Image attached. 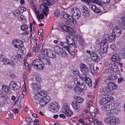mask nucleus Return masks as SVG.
I'll list each match as a JSON object with an SVG mask.
<instances>
[{
	"instance_id": "obj_1",
	"label": "nucleus",
	"mask_w": 125,
	"mask_h": 125,
	"mask_svg": "<svg viewBox=\"0 0 125 125\" xmlns=\"http://www.w3.org/2000/svg\"><path fill=\"white\" fill-rule=\"evenodd\" d=\"M38 57L42 60L43 62L40 59H38L34 60L32 64V66L33 68L40 70L43 69L44 68V64L43 62L45 65H51V62L50 59L46 58L42 54L38 55Z\"/></svg>"
},
{
	"instance_id": "obj_2",
	"label": "nucleus",
	"mask_w": 125,
	"mask_h": 125,
	"mask_svg": "<svg viewBox=\"0 0 125 125\" xmlns=\"http://www.w3.org/2000/svg\"><path fill=\"white\" fill-rule=\"evenodd\" d=\"M117 87V85L115 83H108L106 88L101 89L99 90V97L101 96H107L112 94V91L115 89Z\"/></svg>"
},
{
	"instance_id": "obj_3",
	"label": "nucleus",
	"mask_w": 125,
	"mask_h": 125,
	"mask_svg": "<svg viewBox=\"0 0 125 125\" xmlns=\"http://www.w3.org/2000/svg\"><path fill=\"white\" fill-rule=\"evenodd\" d=\"M108 46L107 40L106 38L103 39L100 44V51L103 53L107 52Z\"/></svg>"
},
{
	"instance_id": "obj_4",
	"label": "nucleus",
	"mask_w": 125,
	"mask_h": 125,
	"mask_svg": "<svg viewBox=\"0 0 125 125\" xmlns=\"http://www.w3.org/2000/svg\"><path fill=\"white\" fill-rule=\"evenodd\" d=\"M76 99V102H72V105L75 110L78 111L81 109L78 103H82L83 101V99L82 97L79 96L77 97Z\"/></svg>"
},
{
	"instance_id": "obj_5",
	"label": "nucleus",
	"mask_w": 125,
	"mask_h": 125,
	"mask_svg": "<svg viewBox=\"0 0 125 125\" xmlns=\"http://www.w3.org/2000/svg\"><path fill=\"white\" fill-rule=\"evenodd\" d=\"M54 50L57 53L62 57H65L67 55V53L60 46H55L54 47Z\"/></svg>"
},
{
	"instance_id": "obj_6",
	"label": "nucleus",
	"mask_w": 125,
	"mask_h": 125,
	"mask_svg": "<svg viewBox=\"0 0 125 125\" xmlns=\"http://www.w3.org/2000/svg\"><path fill=\"white\" fill-rule=\"evenodd\" d=\"M50 97L48 95L44 96L42 97L39 101V104L41 107L45 106L49 101Z\"/></svg>"
},
{
	"instance_id": "obj_7",
	"label": "nucleus",
	"mask_w": 125,
	"mask_h": 125,
	"mask_svg": "<svg viewBox=\"0 0 125 125\" xmlns=\"http://www.w3.org/2000/svg\"><path fill=\"white\" fill-rule=\"evenodd\" d=\"M0 61L2 62L5 64H8L13 66L14 65L13 61L3 57L2 55H0Z\"/></svg>"
},
{
	"instance_id": "obj_8",
	"label": "nucleus",
	"mask_w": 125,
	"mask_h": 125,
	"mask_svg": "<svg viewBox=\"0 0 125 125\" xmlns=\"http://www.w3.org/2000/svg\"><path fill=\"white\" fill-rule=\"evenodd\" d=\"M71 13L72 14L73 18L75 19H78L81 17V12L80 10L78 9L72 10Z\"/></svg>"
},
{
	"instance_id": "obj_9",
	"label": "nucleus",
	"mask_w": 125,
	"mask_h": 125,
	"mask_svg": "<svg viewBox=\"0 0 125 125\" xmlns=\"http://www.w3.org/2000/svg\"><path fill=\"white\" fill-rule=\"evenodd\" d=\"M113 100L114 98L112 97H103L100 100L99 103L101 105H104L108 102L111 101Z\"/></svg>"
},
{
	"instance_id": "obj_10",
	"label": "nucleus",
	"mask_w": 125,
	"mask_h": 125,
	"mask_svg": "<svg viewBox=\"0 0 125 125\" xmlns=\"http://www.w3.org/2000/svg\"><path fill=\"white\" fill-rule=\"evenodd\" d=\"M66 40L68 44L71 45L73 46L75 45L76 44V41L74 40L72 38V36L70 35H67L66 37Z\"/></svg>"
},
{
	"instance_id": "obj_11",
	"label": "nucleus",
	"mask_w": 125,
	"mask_h": 125,
	"mask_svg": "<svg viewBox=\"0 0 125 125\" xmlns=\"http://www.w3.org/2000/svg\"><path fill=\"white\" fill-rule=\"evenodd\" d=\"M63 18L69 21V22L72 23L73 24H75L76 23V21L72 17L67 14H64L63 15Z\"/></svg>"
},
{
	"instance_id": "obj_12",
	"label": "nucleus",
	"mask_w": 125,
	"mask_h": 125,
	"mask_svg": "<svg viewBox=\"0 0 125 125\" xmlns=\"http://www.w3.org/2000/svg\"><path fill=\"white\" fill-rule=\"evenodd\" d=\"M12 44L14 46L17 48H20L23 46V42L19 40H14L12 42Z\"/></svg>"
},
{
	"instance_id": "obj_13",
	"label": "nucleus",
	"mask_w": 125,
	"mask_h": 125,
	"mask_svg": "<svg viewBox=\"0 0 125 125\" xmlns=\"http://www.w3.org/2000/svg\"><path fill=\"white\" fill-rule=\"evenodd\" d=\"M101 55L100 53H97L95 52L92 53L91 55V57L93 60L94 62H97L100 60V56Z\"/></svg>"
},
{
	"instance_id": "obj_14",
	"label": "nucleus",
	"mask_w": 125,
	"mask_h": 125,
	"mask_svg": "<svg viewBox=\"0 0 125 125\" xmlns=\"http://www.w3.org/2000/svg\"><path fill=\"white\" fill-rule=\"evenodd\" d=\"M111 60L114 64L117 63L119 64V62L121 60L120 58L117 54L113 55L111 58Z\"/></svg>"
},
{
	"instance_id": "obj_15",
	"label": "nucleus",
	"mask_w": 125,
	"mask_h": 125,
	"mask_svg": "<svg viewBox=\"0 0 125 125\" xmlns=\"http://www.w3.org/2000/svg\"><path fill=\"white\" fill-rule=\"evenodd\" d=\"M61 45L62 47L66 50L69 53L72 51L71 50L72 47L69 45L67 42H61Z\"/></svg>"
},
{
	"instance_id": "obj_16",
	"label": "nucleus",
	"mask_w": 125,
	"mask_h": 125,
	"mask_svg": "<svg viewBox=\"0 0 125 125\" xmlns=\"http://www.w3.org/2000/svg\"><path fill=\"white\" fill-rule=\"evenodd\" d=\"M62 111L68 116H70L73 114L72 111L69 109L68 106H66L64 107Z\"/></svg>"
},
{
	"instance_id": "obj_17",
	"label": "nucleus",
	"mask_w": 125,
	"mask_h": 125,
	"mask_svg": "<svg viewBox=\"0 0 125 125\" xmlns=\"http://www.w3.org/2000/svg\"><path fill=\"white\" fill-rule=\"evenodd\" d=\"M121 29L118 28L117 26L113 30L112 33L117 37L120 36L121 34Z\"/></svg>"
},
{
	"instance_id": "obj_18",
	"label": "nucleus",
	"mask_w": 125,
	"mask_h": 125,
	"mask_svg": "<svg viewBox=\"0 0 125 125\" xmlns=\"http://www.w3.org/2000/svg\"><path fill=\"white\" fill-rule=\"evenodd\" d=\"M48 109L50 111L52 110H56V111H57L59 109L57 103L55 102L51 104L49 107Z\"/></svg>"
},
{
	"instance_id": "obj_19",
	"label": "nucleus",
	"mask_w": 125,
	"mask_h": 125,
	"mask_svg": "<svg viewBox=\"0 0 125 125\" xmlns=\"http://www.w3.org/2000/svg\"><path fill=\"white\" fill-rule=\"evenodd\" d=\"M80 68L81 72L85 74L87 73L89 71L87 65L83 63L81 64Z\"/></svg>"
},
{
	"instance_id": "obj_20",
	"label": "nucleus",
	"mask_w": 125,
	"mask_h": 125,
	"mask_svg": "<svg viewBox=\"0 0 125 125\" xmlns=\"http://www.w3.org/2000/svg\"><path fill=\"white\" fill-rule=\"evenodd\" d=\"M9 85L10 88L14 90H17L19 88L17 83L13 81H11Z\"/></svg>"
},
{
	"instance_id": "obj_21",
	"label": "nucleus",
	"mask_w": 125,
	"mask_h": 125,
	"mask_svg": "<svg viewBox=\"0 0 125 125\" xmlns=\"http://www.w3.org/2000/svg\"><path fill=\"white\" fill-rule=\"evenodd\" d=\"M31 85L33 90H35L40 89L41 88V86L39 84L33 83L31 84Z\"/></svg>"
},
{
	"instance_id": "obj_22",
	"label": "nucleus",
	"mask_w": 125,
	"mask_h": 125,
	"mask_svg": "<svg viewBox=\"0 0 125 125\" xmlns=\"http://www.w3.org/2000/svg\"><path fill=\"white\" fill-rule=\"evenodd\" d=\"M111 120H112V124L114 125H116L119 124L120 122V119L117 118L113 117L112 118Z\"/></svg>"
},
{
	"instance_id": "obj_23",
	"label": "nucleus",
	"mask_w": 125,
	"mask_h": 125,
	"mask_svg": "<svg viewBox=\"0 0 125 125\" xmlns=\"http://www.w3.org/2000/svg\"><path fill=\"white\" fill-rule=\"evenodd\" d=\"M91 8L94 12L97 13H100L101 11V10L94 5H93L91 7Z\"/></svg>"
},
{
	"instance_id": "obj_24",
	"label": "nucleus",
	"mask_w": 125,
	"mask_h": 125,
	"mask_svg": "<svg viewBox=\"0 0 125 125\" xmlns=\"http://www.w3.org/2000/svg\"><path fill=\"white\" fill-rule=\"evenodd\" d=\"M90 68L91 73L93 74L97 75V74L98 72L94 68V66L93 65H91L90 66Z\"/></svg>"
},
{
	"instance_id": "obj_25",
	"label": "nucleus",
	"mask_w": 125,
	"mask_h": 125,
	"mask_svg": "<svg viewBox=\"0 0 125 125\" xmlns=\"http://www.w3.org/2000/svg\"><path fill=\"white\" fill-rule=\"evenodd\" d=\"M116 37L114 34L112 33V34L108 37V40L109 42H113L115 41V38Z\"/></svg>"
},
{
	"instance_id": "obj_26",
	"label": "nucleus",
	"mask_w": 125,
	"mask_h": 125,
	"mask_svg": "<svg viewBox=\"0 0 125 125\" xmlns=\"http://www.w3.org/2000/svg\"><path fill=\"white\" fill-rule=\"evenodd\" d=\"M82 82H83V81L79 78H75L73 80L74 84L77 85H79Z\"/></svg>"
},
{
	"instance_id": "obj_27",
	"label": "nucleus",
	"mask_w": 125,
	"mask_h": 125,
	"mask_svg": "<svg viewBox=\"0 0 125 125\" xmlns=\"http://www.w3.org/2000/svg\"><path fill=\"white\" fill-rule=\"evenodd\" d=\"M79 88L80 89L82 90H85L87 88L86 86L84 84V83L83 81L82 82L80 83V84L79 85Z\"/></svg>"
},
{
	"instance_id": "obj_28",
	"label": "nucleus",
	"mask_w": 125,
	"mask_h": 125,
	"mask_svg": "<svg viewBox=\"0 0 125 125\" xmlns=\"http://www.w3.org/2000/svg\"><path fill=\"white\" fill-rule=\"evenodd\" d=\"M53 0H43V4L48 6L52 4V2Z\"/></svg>"
},
{
	"instance_id": "obj_29",
	"label": "nucleus",
	"mask_w": 125,
	"mask_h": 125,
	"mask_svg": "<svg viewBox=\"0 0 125 125\" xmlns=\"http://www.w3.org/2000/svg\"><path fill=\"white\" fill-rule=\"evenodd\" d=\"M110 70L114 72H116L118 70V67L116 65L113 64L112 65L111 68H110Z\"/></svg>"
},
{
	"instance_id": "obj_30",
	"label": "nucleus",
	"mask_w": 125,
	"mask_h": 125,
	"mask_svg": "<svg viewBox=\"0 0 125 125\" xmlns=\"http://www.w3.org/2000/svg\"><path fill=\"white\" fill-rule=\"evenodd\" d=\"M40 8L42 10V11L48 12V7L45 5H41L40 6Z\"/></svg>"
},
{
	"instance_id": "obj_31",
	"label": "nucleus",
	"mask_w": 125,
	"mask_h": 125,
	"mask_svg": "<svg viewBox=\"0 0 125 125\" xmlns=\"http://www.w3.org/2000/svg\"><path fill=\"white\" fill-rule=\"evenodd\" d=\"M84 81H85L86 83L89 86H92V81L90 78L87 77L86 80Z\"/></svg>"
},
{
	"instance_id": "obj_32",
	"label": "nucleus",
	"mask_w": 125,
	"mask_h": 125,
	"mask_svg": "<svg viewBox=\"0 0 125 125\" xmlns=\"http://www.w3.org/2000/svg\"><path fill=\"white\" fill-rule=\"evenodd\" d=\"M29 28V26L26 24L22 25L21 27V29L23 31H26Z\"/></svg>"
},
{
	"instance_id": "obj_33",
	"label": "nucleus",
	"mask_w": 125,
	"mask_h": 125,
	"mask_svg": "<svg viewBox=\"0 0 125 125\" xmlns=\"http://www.w3.org/2000/svg\"><path fill=\"white\" fill-rule=\"evenodd\" d=\"M2 90L7 93H10V90H9V87L7 86H4L2 87Z\"/></svg>"
},
{
	"instance_id": "obj_34",
	"label": "nucleus",
	"mask_w": 125,
	"mask_h": 125,
	"mask_svg": "<svg viewBox=\"0 0 125 125\" xmlns=\"http://www.w3.org/2000/svg\"><path fill=\"white\" fill-rule=\"evenodd\" d=\"M66 32L71 33H75L76 31L73 29L68 27Z\"/></svg>"
},
{
	"instance_id": "obj_35",
	"label": "nucleus",
	"mask_w": 125,
	"mask_h": 125,
	"mask_svg": "<svg viewBox=\"0 0 125 125\" xmlns=\"http://www.w3.org/2000/svg\"><path fill=\"white\" fill-rule=\"evenodd\" d=\"M110 111L111 110L113 111L114 110L115 108V104L114 103H112L108 105Z\"/></svg>"
},
{
	"instance_id": "obj_36",
	"label": "nucleus",
	"mask_w": 125,
	"mask_h": 125,
	"mask_svg": "<svg viewBox=\"0 0 125 125\" xmlns=\"http://www.w3.org/2000/svg\"><path fill=\"white\" fill-rule=\"evenodd\" d=\"M101 109L103 112H105L107 111H110L108 105L103 106L102 107Z\"/></svg>"
},
{
	"instance_id": "obj_37",
	"label": "nucleus",
	"mask_w": 125,
	"mask_h": 125,
	"mask_svg": "<svg viewBox=\"0 0 125 125\" xmlns=\"http://www.w3.org/2000/svg\"><path fill=\"white\" fill-rule=\"evenodd\" d=\"M48 54H49L48 56L51 58H53L56 57V55L55 53L53 52L50 50Z\"/></svg>"
},
{
	"instance_id": "obj_38",
	"label": "nucleus",
	"mask_w": 125,
	"mask_h": 125,
	"mask_svg": "<svg viewBox=\"0 0 125 125\" xmlns=\"http://www.w3.org/2000/svg\"><path fill=\"white\" fill-rule=\"evenodd\" d=\"M118 78V76L114 74H112L109 77L110 80H115Z\"/></svg>"
},
{
	"instance_id": "obj_39",
	"label": "nucleus",
	"mask_w": 125,
	"mask_h": 125,
	"mask_svg": "<svg viewBox=\"0 0 125 125\" xmlns=\"http://www.w3.org/2000/svg\"><path fill=\"white\" fill-rule=\"evenodd\" d=\"M81 37L80 35L78 34H76L75 35H73V37L72 38L75 41H76V43H77V39L79 38H81Z\"/></svg>"
},
{
	"instance_id": "obj_40",
	"label": "nucleus",
	"mask_w": 125,
	"mask_h": 125,
	"mask_svg": "<svg viewBox=\"0 0 125 125\" xmlns=\"http://www.w3.org/2000/svg\"><path fill=\"white\" fill-rule=\"evenodd\" d=\"M79 76L80 78L83 80H85L87 78L86 75L83 73L79 74Z\"/></svg>"
},
{
	"instance_id": "obj_41",
	"label": "nucleus",
	"mask_w": 125,
	"mask_h": 125,
	"mask_svg": "<svg viewBox=\"0 0 125 125\" xmlns=\"http://www.w3.org/2000/svg\"><path fill=\"white\" fill-rule=\"evenodd\" d=\"M78 42L82 46H83L84 45V41L81 37L79 38Z\"/></svg>"
},
{
	"instance_id": "obj_42",
	"label": "nucleus",
	"mask_w": 125,
	"mask_h": 125,
	"mask_svg": "<svg viewBox=\"0 0 125 125\" xmlns=\"http://www.w3.org/2000/svg\"><path fill=\"white\" fill-rule=\"evenodd\" d=\"M83 2L86 3L88 5H90L91 4V2L94 3L95 0H81Z\"/></svg>"
},
{
	"instance_id": "obj_43",
	"label": "nucleus",
	"mask_w": 125,
	"mask_h": 125,
	"mask_svg": "<svg viewBox=\"0 0 125 125\" xmlns=\"http://www.w3.org/2000/svg\"><path fill=\"white\" fill-rule=\"evenodd\" d=\"M50 51V50L49 49H45L43 50L42 53L43 54L48 56Z\"/></svg>"
},
{
	"instance_id": "obj_44",
	"label": "nucleus",
	"mask_w": 125,
	"mask_h": 125,
	"mask_svg": "<svg viewBox=\"0 0 125 125\" xmlns=\"http://www.w3.org/2000/svg\"><path fill=\"white\" fill-rule=\"evenodd\" d=\"M60 11L59 10H56L54 13V16L56 17H58L60 15Z\"/></svg>"
},
{
	"instance_id": "obj_45",
	"label": "nucleus",
	"mask_w": 125,
	"mask_h": 125,
	"mask_svg": "<svg viewBox=\"0 0 125 125\" xmlns=\"http://www.w3.org/2000/svg\"><path fill=\"white\" fill-rule=\"evenodd\" d=\"M43 43H41L37 47V51H39V52H42V48L43 46Z\"/></svg>"
},
{
	"instance_id": "obj_46",
	"label": "nucleus",
	"mask_w": 125,
	"mask_h": 125,
	"mask_svg": "<svg viewBox=\"0 0 125 125\" xmlns=\"http://www.w3.org/2000/svg\"><path fill=\"white\" fill-rule=\"evenodd\" d=\"M21 12L19 10H16L13 11V14L16 17H18L21 13Z\"/></svg>"
},
{
	"instance_id": "obj_47",
	"label": "nucleus",
	"mask_w": 125,
	"mask_h": 125,
	"mask_svg": "<svg viewBox=\"0 0 125 125\" xmlns=\"http://www.w3.org/2000/svg\"><path fill=\"white\" fill-rule=\"evenodd\" d=\"M18 98L17 99L16 102V103L17 104V107L18 108H21L22 103L21 101H19V100H18Z\"/></svg>"
},
{
	"instance_id": "obj_48",
	"label": "nucleus",
	"mask_w": 125,
	"mask_h": 125,
	"mask_svg": "<svg viewBox=\"0 0 125 125\" xmlns=\"http://www.w3.org/2000/svg\"><path fill=\"white\" fill-rule=\"evenodd\" d=\"M23 17L24 16L21 13L17 17L18 20L21 21H22L23 20Z\"/></svg>"
},
{
	"instance_id": "obj_49",
	"label": "nucleus",
	"mask_w": 125,
	"mask_h": 125,
	"mask_svg": "<svg viewBox=\"0 0 125 125\" xmlns=\"http://www.w3.org/2000/svg\"><path fill=\"white\" fill-rule=\"evenodd\" d=\"M89 11L88 8L86 6H84L82 7V13H84L85 12Z\"/></svg>"
},
{
	"instance_id": "obj_50",
	"label": "nucleus",
	"mask_w": 125,
	"mask_h": 125,
	"mask_svg": "<svg viewBox=\"0 0 125 125\" xmlns=\"http://www.w3.org/2000/svg\"><path fill=\"white\" fill-rule=\"evenodd\" d=\"M110 117H108L105 118L104 120V122L107 124H110Z\"/></svg>"
},
{
	"instance_id": "obj_51",
	"label": "nucleus",
	"mask_w": 125,
	"mask_h": 125,
	"mask_svg": "<svg viewBox=\"0 0 125 125\" xmlns=\"http://www.w3.org/2000/svg\"><path fill=\"white\" fill-rule=\"evenodd\" d=\"M38 94L39 95V96H41L40 97H41L42 96H42H44V95H45V93L44 91H40L38 92Z\"/></svg>"
},
{
	"instance_id": "obj_52",
	"label": "nucleus",
	"mask_w": 125,
	"mask_h": 125,
	"mask_svg": "<svg viewBox=\"0 0 125 125\" xmlns=\"http://www.w3.org/2000/svg\"><path fill=\"white\" fill-rule=\"evenodd\" d=\"M112 61L110 60L106 62L105 63V66H108L112 65Z\"/></svg>"
},
{
	"instance_id": "obj_53",
	"label": "nucleus",
	"mask_w": 125,
	"mask_h": 125,
	"mask_svg": "<svg viewBox=\"0 0 125 125\" xmlns=\"http://www.w3.org/2000/svg\"><path fill=\"white\" fill-rule=\"evenodd\" d=\"M118 43L120 47H123L125 45V44L124 42L122 41L118 42Z\"/></svg>"
},
{
	"instance_id": "obj_54",
	"label": "nucleus",
	"mask_w": 125,
	"mask_h": 125,
	"mask_svg": "<svg viewBox=\"0 0 125 125\" xmlns=\"http://www.w3.org/2000/svg\"><path fill=\"white\" fill-rule=\"evenodd\" d=\"M83 15L84 17H88L89 16L90 13L89 11L85 12L84 13H83Z\"/></svg>"
},
{
	"instance_id": "obj_55",
	"label": "nucleus",
	"mask_w": 125,
	"mask_h": 125,
	"mask_svg": "<svg viewBox=\"0 0 125 125\" xmlns=\"http://www.w3.org/2000/svg\"><path fill=\"white\" fill-rule=\"evenodd\" d=\"M26 120L27 122L28 123H31L33 122L32 119L30 117H27L26 118Z\"/></svg>"
},
{
	"instance_id": "obj_56",
	"label": "nucleus",
	"mask_w": 125,
	"mask_h": 125,
	"mask_svg": "<svg viewBox=\"0 0 125 125\" xmlns=\"http://www.w3.org/2000/svg\"><path fill=\"white\" fill-rule=\"evenodd\" d=\"M41 97L39 95H36L34 96V98L35 100H36L40 101Z\"/></svg>"
},
{
	"instance_id": "obj_57",
	"label": "nucleus",
	"mask_w": 125,
	"mask_h": 125,
	"mask_svg": "<svg viewBox=\"0 0 125 125\" xmlns=\"http://www.w3.org/2000/svg\"><path fill=\"white\" fill-rule=\"evenodd\" d=\"M95 121L96 125H103V123L98 120L95 119Z\"/></svg>"
},
{
	"instance_id": "obj_58",
	"label": "nucleus",
	"mask_w": 125,
	"mask_h": 125,
	"mask_svg": "<svg viewBox=\"0 0 125 125\" xmlns=\"http://www.w3.org/2000/svg\"><path fill=\"white\" fill-rule=\"evenodd\" d=\"M120 111V108H116L114 110L113 112L116 114L118 113Z\"/></svg>"
},
{
	"instance_id": "obj_59",
	"label": "nucleus",
	"mask_w": 125,
	"mask_h": 125,
	"mask_svg": "<svg viewBox=\"0 0 125 125\" xmlns=\"http://www.w3.org/2000/svg\"><path fill=\"white\" fill-rule=\"evenodd\" d=\"M23 46L20 48H21V49L20 50L21 52L23 54H25L26 52V50L25 49L24 47H23Z\"/></svg>"
},
{
	"instance_id": "obj_60",
	"label": "nucleus",
	"mask_w": 125,
	"mask_h": 125,
	"mask_svg": "<svg viewBox=\"0 0 125 125\" xmlns=\"http://www.w3.org/2000/svg\"><path fill=\"white\" fill-rule=\"evenodd\" d=\"M95 110L96 111V113L94 112H90V113L91 115L92 116H95L96 115V113H97L98 114V110L97 109H95Z\"/></svg>"
},
{
	"instance_id": "obj_61",
	"label": "nucleus",
	"mask_w": 125,
	"mask_h": 125,
	"mask_svg": "<svg viewBox=\"0 0 125 125\" xmlns=\"http://www.w3.org/2000/svg\"><path fill=\"white\" fill-rule=\"evenodd\" d=\"M121 19L124 25V27L123 28L124 29H125V16H123L122 17Z\"/></svg>"
},
{
	"instance_id": "obj_62",
	"label": "nucleus",
	"mask_w": 125,
	"mask_h": 125,
	"mask_svg": "<svg viewBox=\"0 0 125 125\" xmlns=\"http://www.w3.org/2000/svg\"><path fill=\"white\" fill-rule=\"evenodd\" d=\"M101 1L105 4H108L109 3L110 0H101Z\"/></svg>"
},
{
	"instance_id": "obj_63",
	"label": "nucleus",
	"mask_w": 125,
	"mask_h": 125,
	"mask_svg": "<svg viewBox=\"0 0 125 125\" xmlns=\"http://www.w3.org/2000/svg\"><path fill=\"white\" fill-rule=\"evenodd\" d=\"M34 125H39V121L38 119H35L33 121Z\"/></svg>"
},
{
	"instance_id": "obj_64",
	"label": "nucleus",
	"mask_w": 125,
	"mask_h": 125,
	"mask_svg": "<svg viewBox=\"0 0 125 125\" xmlns=\"http://www.w3.org/2000/svg\"><path fill=\"white\" fill-rule=\"evenodd\" d=\"M81 90L80 89L77 87H75L74 89V91L76 93L79 92H80Z\"/></svg>"
}]
</instances>
